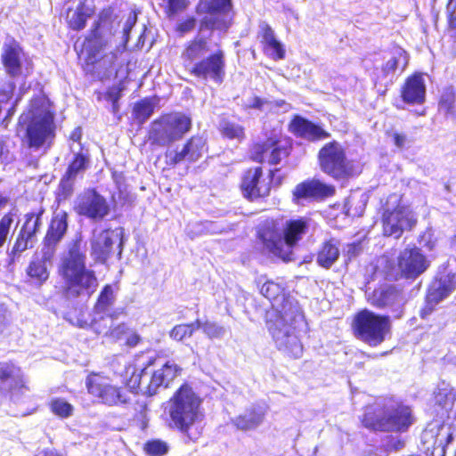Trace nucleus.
<instances>
[{
  "mask_svg": "<svg viewBox=\"0 0 456 456\" xmlns=\"http://www.w3.org/2000/svg\"><path fill=\"white\" fill-rule=\"evenodd\" d=\"M338 241L330 238L320 245L316 252V263L324 269H330L339 258Z\"/></svg>",
  "mask_w": 456,
  "mask_h": 456,
  "instance_id": "e433bc0d",
  "label": "nucleus"
},
{
  "mask_svg": "<svg viewBox=\"0 0 456 456\" xmlns=\"http://www.w3.org/2000/svg\"><path fill=\"white\" fill-rule=\"evenodd\" d=\"M335 186L320 179L311 178L297 183L291 192V200L296 205H302L304 200H323L333 197Z\"/></svg>",
  "mask_w": 456,
  "mask_h": 456,
  "instance_id": "412c9836",
  "label": "nucleus"
},
{
  "mask_svg": "<svg viewBox=\"0 0 456 456\" xmlns=\"http://www.w3.org/2000/svg\"><path fill=\"white\" fill-rule=\"evenodd\" d=\"M74 209L78 216L94 222L104 220L111 211L106 198L95 189H90L80 195Z\"/></svg>",
  "mask_w": 456,
  "mask_h": 456,
  "instance_id": "aec40b11",
  "label": "nucleus"
},
{
  "mask_svg": "<svg viewBox=\"0 0 456 456\" xmlns=\"http://www.w3.org/2000/svg\"><path fill=\"white\" fill-rule=\"evenodd\" d=\"M15 214L9 211L0 218V248L4 247L10 234Z\"/></svg>",
  "mask_w": 456,
  "mask_h": 456,
  "instance_id": "6e6d98bb",
  "label": "nucleus"
},
{
  "mask_svg": "<svg viewBox=\"0 0 456 456\" xmlns=\"http://www.w3.org/2000/svg\"><path fill=\"white\" fill-rule=\"evenodd\" d=\"M205 146L206 142L202 136L192 135L184 142L180 151H175L169 157L167 164L171 167H175L184 161L194 163L202 157Z\"/></svg>",
  "mask_w": 456,
  "mask_h": 456,
  "instance_id": "cd10ccee",
  "label": "nucleus"
},
{
  "mask_svg": "<svg viewBox=\"0 0 456 456\" xmlns=\"http://www.w3.org/2000/svg\"><path fill=\"white\" fill-rule=\"evenodd\" d=\"M218 131L224 138L229 140L242 141L246 137L244 126L227 118L220 121Z\"/></svg>",
  "mask_w": 456,
  "mask_h": 456,
  "instance_id": "49530a36",
  "label": "nucleus"
},
{
  "mask_svg": "<svg viewBox=\"0 0 456 456\" xmlns=\"http://www.w3.org/2000/svg\"><path fill=\"white\" fill-rule=\"evenodd\" d=\"M94 14V8L86 4V0L78 2L75 9L69 7L66 10L65 21L69 30L79 32L83 30L88 20Z\"/></svg>",
  "mask_w": 456,
  "mask_h": 456,
  "instance_id": "72a5a7b5",
  "label": "nucleus"
},
{
  "mask_svg": "<svg viewBox=\"0 0 456 456\" xmlns=\"http://www.w3.org/2000/svg\"><path fill=\"white\" fill-rule=\"evenodd\" d=\"M281 235L285 248L290 249V260H292L293 249L297 246L309 230V219L305 216L285 217L281 224Z\"/></svg>",
  "mask_w": 456,
  "mask_h": 456,
  "instance_id": "b1692460",
  "label": "nucleus"
},
{
  "mask_svg": "<svg viewBox=\"0 0 456 456\" xmlns=\"http://www.w3.org/2000/svg\"><path fill=\"white\" fill-rule=\"evenodd\" d=\"M181 371L182 368L178 364L174 362H167L151 374L146 387V394L152 396L157 394L159 387H168Z\"/></svg>",
  "mask_w": 456,
  "mask_h": 456,
  "instance_id": "7c9ffc66",
  "label": "nucleus"
},
{
  "mask_svg": "<svg viewBox=\"0 0 456 456\" xmlns=\"http://www.w3.org/2000/svg\"><path fill=\"white\" fill-rule=\"evenodd\" d=\"M455 289L456 283L453 279L449 276H444L435 280L428 288L426 294L440 303Z\"/></svg>",
  "mask_w": 456,
  "mask_h": 456,
  "instance_id": "58836bf2",
  "label": "nucleus"
},
{
  "mask_svg": "<svg viewBox=\"0 0 456 456\" xmlns=\"http://www.w3.org/2000/svg\"><path fill=\"white\" fill-rule=\"evenodd\" d=\"M362 425L373 432L406 433L416 420L412 408L402 401L382 406L365 405L360 419Z\"/></svg>",
  "mask_w": 456,
  "mask_h": 456,
  "instance_id": "20e7f679",
  "label": "nucleus"
},
{
  "mask_svg": "<svg viewBox=\"0 0 456 456\" xmlns=\"http://www.w3.org/2000/svg\"><path fill=\"white\" fill-rule=\"evenodd\" d=\"M317 161L321 171L337 182H348L362 173L359 162L349 158L346 148L336 140L320 148Z\"/></svg>",
  "mask_w": 456,
  "mask_h": 456,
  "instance_id": "39448f33",
  "label": "nucleus"
},
{
  "mask_svg": "<svg viewBox=\"0 0 456 456\" xmlns=\"http://www.w3.org/2000/svg\"><path fill=\"white\" fill-rule=\"evenodd\" d=\"M200 330V320L187 323H180L175 325L168 332L171 339L176 342H182L192 337V335Z\"/></svg>",
  "mask_w": 456,
  "mask_h": 456,
  "instance_id": "a18cd8bd",
  "label": "nucleus"
},
{
  "mask_svg": "<svg viewBox=\"0 0 456 456\" xmlns=\"http://www.w3.org/2000/svg\"><path fill=\"white\" fill-rule=\"evenodd\" d=\"M260 293L270 300L274 306L275 303H283L288 301V295L285 287L273 280L266 281L260 288Z\"/></svg>",
  "mask_w": 456,
  "mask_h": 456,
  "instance_id": "37998d69",
  "label": "nucleus"
},
{
  "mask_svg": "<svg viewBox=\"0 0 456 456\" xmlns=\"http://www.w3.org/2000/svg\"><path fill=\"white\" fill-rule=\"evenodd\" d=\"M288 129L295 136L311 142L322 141L330 137V134L320 125L314 124L297 114L291 118Z\"/></svg>",
  "mask_w": 456,
  "mask_h": 456,
  "instance_id": "bb28decb",
  "label": "nucleus"
},
{
  "mask_svg": "<svg viewBox=\"0 0 456 456\" xmlns=\"http://www.w3.org/2000/svg\"><path fill=\"white\" fill-rule=\"evenodd\" d=\"M48 406L51 412L61 419H68L73 415V405L63 398L55 397L51 399Z\"/></svg>",
  "mask_w": 456,
  "mask_h": 456,
  "instance_id": "3c124183",
  "label": "nucleus"
},
{
  "mask_svg": "<svg viewBox=\"0 0 456 456\" xmlns=\"http://www.w3.org/2000/svg\"><path fill=\"white\" fill-rule=\"evenodd\" d=\"M240 190L242 196L248 201L267 198L271 194L272 186L263 181L262 167L247 168L241 175Z\"/></svg>",
  "mask_w": 456,
  "mask_h": 456,
  "instance_id": "4be33fe9",
  "label": "nucleus"
},
{
  "mask_svg": "<svg viewBox=\"0 0 456 456\" xmlns=\"http://www.w3.org/2000/svg\"><path fill=\"white\" fill-rule=\"evenodd\" d=\"M284 219V215L264 219L255 227V238L264 252L289 262L290 249L285 248L281 229Z\"/></svg>",
  "mask_w": 456,
  "mask_h": 456,
  "instance_id": "f8f14e48",
  "label": "nucleus"
},
{
  "mask_svg": "<svg viewBox=\"0 0 456 456\" xmlns=\"http://www.w3.org/2000/svg\"><path fill=\"white\" fill-rule=\"evenodd\" d=\"M266 101L260 98L259 96H254L251 100L250 104L248 106L249 109L262 110Z\"/></svg>",
  "mask_w": 456,
  "mask_h": 456,
  "instance_id": "0e129e2a",
  "label": "nucleus"
},
{
  "mask_svg": "<svg viewBox=\"0 0 456 456\" xmlns=\"http://www.w3.org/2000/svg\"><path fill=\"white\" fill-rule=\"evenodd\" d=\"M45 213V208L39 205L23 215L20 230L9 253V264H14L21 253L33 248L43 225Z\"/></svg>",
  "mask_w": 456,
  "mask_h": 456,
  "instance_id": "ddd939ff",
  "label": "nucleus"
},
{
  "mask_svg": "<svg viewBox=\"0 0 456 456\" xmlns=\"http://www.w3.org/2000/svg\"><path fill=\"white\" fill-rule=\"evenodd\" d=\"M74 178L68 177L65 174L61 176L57 191L59 200H66L72 195L74 191Z\"/></svg>",
  "mask_w": 456,
  "mask_h": 456,
  "instance_id": "4d7b16f0",
  "label": "nucleus"
},
{
  "mask_svg": "<svg viewBox=\"0 0 456 456\" xmlns=\"http://www.w3.org/2000/svg\"><path fill=\"white\" fill-rule=\"evenodd\" d=\"M28 390V380L18 362L0 361V395L13 399Z\"/></svg>",
  "mask_w": 456,
  "mask_h": 456,
  "instance_id": "a211bd4d",
  "label": "nucleus"
},
{
  "mask_svg": "<svg viewBox=\"0 0 456 456\" xmlns=\"http://www.w3.org/2000/svg\"><path fill=\"white\" fill-rule=\"evenodd\" d=\"M209 51L206 38L195 37L189 40L181 53L184 69L193 77L208 82L213 81L221 85L225 77V54L221 49L202 58Z\"/></svg>",
  "mask_w": 456,
  "mask_h": 456,
  "instance_id": "7ed1b4c3",
  "label": "nucleus"
},
{
  "mask_svg": "<svg viewBox=\"0 0 456 456\" xmlns=\"http://www.w3.org/2000/svg\"><path fill=\"white\" fill-rule=\"evenodd\" d=\"M293 143L275 131L265 132L264 137L249 145L248 157L253 162L277 166L291 155Z\"/></svg>",
  "mask_w": 456,
  "mask_h": 456,
  "instance_id": "1a4fd4ad",
  "label": "nucleus"
},
{
  "mask_svg": "<svg viewBox=\"0 0 456 456\" xmlns=\"http://www.w3.org/2000/svg\"><path fill=\"white\" fill-rule=\"evenodd\" d=\"M159 103L158 95L144 97L135 102L132 109L133 118L141 125L144 124L154 113Z\"/></svg>",
  "mask_w": 456,
  "mask_h": 456,
  "instance_id": "4c0bfd02",
  "label": "nucleus"
},
{
  "mask_svg": "<svg viewBox=\"0 0 456 456\" xmlns=\"http://www.w3.org/2000/svg\"><path fill=\"white\" fill-rule=\"evenodd\" d=\"M427 87L423 73L408 76L400 88V97L408 105H422L426 102Z\"/></svg>",
  "mask_w": 456,
  "mask_h": 456,
  "instance_id": "393cba45",
  "label": "nucleus"
},
{
  "mask_svg": "<svg viewBox=\"0 0 456 456\" xmlns=\"http://www.w3.org/2000/svg\"><path fill=\"white\" fill-rule=\"evenodd\" d=\"M69 139L72 140L73 142H80L82 139V129L80 126H77L71 131L69 134Z\"/></svg>",
  "mask_w": 456,
  "mask_h": 456,
  "instance_id": "338daca9",
  "label": "nucleus"
},
{
  "mask_svg": "<svg viewBox=\"0 0 456 456\" xmlns=\"http://www.w3.org/2000/svg\"><path fill=\"white\" fill-rule=\"evenodd\" d=\"M433 400L435 404L442 409L447 411H452L456 402V391L445 385L437 387L434 390Z\"/></svg>",
  "mask_w": 456,
  "mask_h": 456,
  "instance_id": "c03bdc74",
  "label": "nucleus"
},
{
  "mask_svg": "<svg viewBox=\"0 0 456 456\" xmlns=\"http://www.w3.org/2000/svg\"><path fill=\"white\" fill-rule=\"evenodd\" d=\"M268 331L272 335L279 350L288 356L297 359L303 354V345L294 333L291 322L288 320L286 310L276 308L266 321Z\"/></svg>",
  "mask_w": 456,
  "mask_h": 456,
  "instance_id": "9b49d317",
  "label": "nucleus"
},
{
  "mask_svg": "<svg viewBox=\"0 0 456 456\" xmlns=\"http://www.w3.org/2000/svg\"><path fill=\"white\" fill-rule=\"evenodd\" d=\"M202 400L187 382L183 383L167 400L164 412L167 425L180 433L186 444H195L203 436Z\"/></svg>",
  "mask_w": 456,
  "mask_h": 456,
  "instance_id": "f257e3e1",
  "label": "nucleus"
},
{
  "mask_svg": "<svg viewBox=\"0 0 456 456\" xmlns=\"http://www.w3.org/2000/svg\"><path fill=\"white\" fill-rule=\"evenodd\" d=\"M123 90L124 86L120 83L118 86L109 87L104 93V99L111 103V110L114 114L119 110L118 101L122 96Z\"/></svg>",
  "mask_w": 456,
  "mask_h": 456,
  "instance_id": "5fc2aeb1",
  "label": "nucleus"
},
{
  "mask_svg": "<svg viewBox=\"0 0 456 456\" xmlns=\"http://www.w3.org/2000/svg\"><path fill=\"white\" fill-rule=\"evenodd\" d=\"M390 317L367 308L356 312L352 319L351 330L354 337L370 347L381 345L391 333Z\"/></svg>",
  "mask_w": 456,
  "mask_h": 456,
  "instance_id": "6e6552de",
  "label": "nucleus"
},
{
  "mask_svg": "<svg viewBox=\"0 0 456 456\" xmlns=\"http://www.w3.org/2000/svg\"><path fill=\"white\" fill-rule=\"evenodd\" d=\"M409 64L408 53L401 48L396 47L388 53V57L379 68H376L373 71L374 84H382L386 79L393 77L396 73H403Z\"/></svg>",
  "mask_w": 456,
  "mask_h": 456,
  "instance_id": "5701e85b",
  "label": "nucleus"
},
{
  "mask_svg": "<svg viewBox=\"0 0 456 456\" xmlns=\"http://www.w3.org/2000/svg\"><path fill=\"white\" fill-rule=\"evenodd\" d=\"M114 302L115 294L112 286L110 284H105L97 297L94 310L96 313H105Z\"/></svg>",
  "mask_w": 456,
  "mask_h": 456,
  "instance_id": "09e8293b",
  "label": "nucleus"
},
{
  "mask_svg": "<svg viewBox=\"0 0 456 456\" xmlns=\"http://www.w3.org/2000/svg\"><path fill=\"white\" fill-rule=\"evenodd\" d=\"M105 337L113 343L122 342L127 348H134L142 344V338L126 322H120L110 327Z\"/></svg>",
  "mask_w": 456,
  "mask_h": 456,
  "instance_id": "473e14b6",
  "label": "nucleus"
},
{
  "mask_svg": "<svg viewBox=\"0 0 456 456\" xmlns=\"http://www.w3.org/2000/svg\"><path fill=\"white\" fill-rule=\"evenodd\" d=\"M438 304L439 302H437L436 300L433 299L432 297L426 294L424 297V305L419 309V316L420 317V319H428L431 315V314L436 309Z\"/></svg>",
  "mask_w": 456,
  "mask_h": 456,
  "instance_id": "bf43d9fd",
  "label": "nucleus"
},
{
  "mask_svg": "<svg viewBox=\"0 0 456 456\" xmlns=\"http://www.w3.org/2000/svg\"><path fill=\"white\" fill-rule=\"evenodd\" d=\"M34 456H61L57 451L53 449H44L37 452Z\"/></svg>",
  "mask_w": 456,
  "mask_h": 456,
  "instance_id": "774afa93",
  "label": "nucleus"
},
{
  "mask_svg": "<svg viewBox=\"0 0 456 456\" xmlns=\"http://www.w3.org/2000/svg\"><path fill=\"white\" fill-rule=\"evenodd\" d=\"M69 215L61 210L53 215L48 224L46 232L43 238L44 249H47L49 257L55 252L57 245L64 238L68 231Z\"/></svg>",
  "mask_w": 456,
  "mask_h": 456,
  "instance_id": "a878e982",
  "label": "nucleus"
},
{
  "mask_svg": "<svg viewBox=\"0 0 456 456\" xmlns=\"http://www.w3.org/2000/svg\"><path fill=\"white\" fill-rule=\"evenodd\" d=\"M118 234L111 228H105L91 240V256L95 263L105 264L114 253Z\"/></svg>",
  "mask_w": 456,
  "mask_h": 456,
  "instance_id": "c85d7f7f",
  "label": "nucleus"
},
{
  "mask_svg": "<svg viewBox=\"0 0 456 456\" xmlns=\"http://www.w3.org/2000/svg\"><path fill=\"white\" fill-rule=\"evenodd\" d=\"M418 223L415 213L402 202V196L391 193L380 208L381 232L384 237L399 240Z\"/></svg>",
  "mask_w": 456,
  "mask_h": 456,
  "instance_id": "423d86ee",
  "label": "nucleus"
},
{
  "mask_svg": "<svg viewBox=\"0 0 456 456\" xmlns=\"http://www.w3.org/2000/svg\"><path fill=\"white\" fill-rule=\"evenodd\" d=\"M87 393L99 403L118 406L129 402L122 387L112 384L110 376L103 372L92 371L86 378Z\"/></svg>",
  "mask_w": 456,
  "mask_h": 456,
  "instance_id": "4468645a",
  "label": "nucleus"
},
{
  "mask_svg": "<svg viewBox=\"0 0 456 456\" xmlns=\"http://www.w3.org/2000/svg\"><path fill=\"white\" fill-rule=\"evenodd\" d=\"M446 26L444 32L456 43V0H448L445 6Z\"/></svg>",
  "mask_w": 456,
  "mask_h": 456,
  "instance_id": "603ef678",
  "label": "nucleus"
},
{
  "mask_svg": "<svg viewBox=\"0 0 456 456\" xmlns=\"http://www.w3.org/2000/svg\"><path fill=\"white\" fill-rule=\"evenodd\" d=\"M200 329L209 338H219L224 332L222 326L210 321H205L203 322L200 321Z\"/></svg>",
  "mask_w": 456,
  "mask_h": 456,
  "instance_id": "13d9d810",
  "label": "nucleus"
},
{
  "mask_svg": "<svg viewBox=\"0 0 456 456\" xmlns=\"http://www.w3.org/2000/svg\"><path fill=\"white\" fill-rule=\"evenodd\" d=\"M86 259L82 239H74L61 256L57 269L63 281L62 293L68 299L89 298L97 289L96 273L87 268Z\"/></svg>",
  "mask_w": 456,
  "mask_h": 456,
  "instance_id": "f03ea898",
  "label": "nucleus"
},
{
  "mask_svg": "<svg viewBox=\"0 0 456 456\" xmlns=\"http://www.w3.org/2000/svg\"><path fill=\"white\" fill-rule=\"evenodd\" d=\"M265 417V411L261 406H251L242 413L232 419V425L238 430L248 432L256 429Z\"/></svg>",
  "mask_w": 456,
  "mask_h": 456,
  "instance_id": "f704fd0d",
  "label": "nucleus"
},
{
  "mask_svg": "<svg viewBox=\"0 0 456 456\" xmlns=\"http://www.w3.org/2000/svg\"><path fill=\"white\" fill-rule=\"evenodd\" d=\"M430 432L433 433L435 438L432 445L433 449H440L441 456H446L447 448L453 441V434L451 427L441 423L436 428L435 431L432 429Z\"/></svg>",
  "mask_w": 456,
  "mask_h": 456,
  "instance_id": "79ce46f5",
  "label": "nucleus"
},
{
  "mask_svg": "<svg viewBox=\"0 0 456 456\" xmlns=\"http://www.w3.org/2000/svg\"><path fill=\"white\" fill-rule=\"evenodd\" d=\"M190 0H163L160 4L165 16L167 19H174L183 13L190 6Z\"/></svg>",
  "mask_w": 456,
  "mask_h": 456,
  "instance_id": "8fccbe9b",
  "label": "nucleus"
},
{
  "mask_svg": "<svg viewBox=\"0 0 456 456\" xmlns=\"http://www.w3.org/2000/svg\"><path fill=\"white\" fill-rule=\"evenodd\" d=\"M196 18L194 16H188L180 20L175 26V31L180 35H183L192 31L196 26Z\"/></svg>",
  "mask_w": 456,
  "mask_h": 456,
  "instance_id": "052dcab7",
  "label": "nucleus"
},
{
  "mask_svg": "<svg viewBox=\"0 0 456 456\" xmlns=\"http://www.w3.org/2000/svg\"><path fill=\"white\" fill-rule=\"evenodd\" d=\"M204 16L200 20V29L226 32L233 23L232 0H200L198 8Z\"/></svg>",
  "mask_w": 456,
  "mask_h": 456,
  "instance_id": "2eb2a0df",
  "label": "nucleus"
},
{
  "mask_svg": "<svg viewBox=\"0 0 456 456\" xmlns=\"http://www.w3.org/2000/svg\"><path fill=\"white\" fill-rule=\"evenodd\" d=\"M26 274L28 281L39 287L49 278V272L43 259H36L29 262L26 268Z\"/></svg>",
  "mask_w": 456,
  "mask_h": 456,
  "instance_id": "a19ab883",
  "label": "nucleus"
},
{
  "mask_svg": "<svg viewBox=\"0 0 456 456\" xmlns=\"http://www.w3.org/2000/svg\"><path fill=\"white\" fill-rule=\"evenodd\" d=\"M90 157L88 153L81 151L75 153L68 165L65 175H67L68 177L76 179L80 173H83L87 169Z\"/></svg>",
  "mask_w": 456,
  "mask_h": 456,
  "instance_id": "de8ad7c7",
  "label": "nucleus"
},
{
  "mask_svg": "<svg viewBox=\"0 0 456 456\" xmlns=\"http://www.w3.org/2000/svg\"><path fill=\"white\" fill-rule=\"evenodd\" d=\"M56 126L54 113L45 110L42 113L33 114L30 118L25 132L27 146L29 149H49L55 138Z\"/></svg>",
  "mask_w": 456,
  "mask_h": 456,
  "instance_id": "dca6fc26",
  "label": "nucleus"
},
{
  "mask_svg": "<svg viewBox=\"0 0 456 456\" xmlns=\"http://www.w3.org/2000/svg\"><path fill=\"white\" fill-rule=\"evenodd\" d=\"M113 13V7L106 6L99 12L97 18L93 21L81 48V52L86 53V65L95 68L108 57V53H102L108 41L103 37L102 29L105 25L112 24Z\"/></svg>",
  "mask_w": 456,
  "mask_h": 456,
  "instance_id": "9d476101",
  "label": "nucleus"
},
{
  "mask_svg": "<svg viewBox=\"0 0 456 456\" xmlns=\"http://www.w3.org/2000/svg\"><path fill=\"white\" fill-rule=\"evenodd\" d=\"M437 112L447 121L456 122V90L449 86L440 92L437 99Z\"/></svg>",
  "mask_w": 456,
  "mask_h": 456,
  "instance_id": "c9c22d12",
  "label": "nucleus"
},
{
  "mask_svg": "<svg viewBox=\"0 0 456 456\" xmlns=\"http://www.w3.org/2000/svg\"><path fill=\"white\" fill-rule=\"evenodd\" d=\"M392 138L394 144L397 148H403L406 142V136L404 134L395 132L392 134Z\"/></svg>",
  "mask_w": 456,
  "mask_h": 456,
  "instance_id": "69168bd1",
  "label": "nucleus"
},
{
  "mask_svg": "<svg viewBox=\"0 0 456 456\" xmlns=\"http://www.w3.org/2000/svg\"><path fill=\"white\" fill-rule=\"evenodd\" d=\"M23 54V48L15 39L12 38L4 45L1 61L10 77H16L21 74Z\"/></svg>",
  "mask_w": 456,
  "mask_h": 456,
  "instance_id": "2f4dec72",
  "label": "nucleus"
},
{
  "mask_svg": "<svg viewBox=\"0 0 456 456\" xmlns=\"http://www.w3.org/2000/svg\"><path fill=\"white\" fill-rule=\"evenodd\" d=\"M156 357H151L143 364L141 370H137L134 366L129 365L125 369L124 386L132 393H137L141 386L142 377L146 370L154 365Z\"/></svg>",
  "mask_w": 456,
  "mask_h": 456,
  "instance_id": "ea45409f",
  "label": "nucleus"
},
{
  "mask_svg": "<svg viewBox=\"0 0 456 456\" xmlns=\"http://www.w3.org/2000/svg\"><path fill=\"white\" fill-rule=\"evenodd\" d=\"M137 21V15L135 12H132V14L129 15V17L126 19V21L125 23L123 33L125 35L126 42L128 40L129 33L133 27L136 24Z\"/></svg>",
  "mask_w": 456,
  "mask_h": 456,
  "instance_id": "e2e57ef3",
  "label": "nucleus"
},
{
  "mask_svg": "<svg viewBox=\"0 0 456 456\" xmlns=\"http://www.w3.org/2000/svg\"><path fill=\"white\" fill-rule=\"evenodd\" d=\"M369 302L376 308L389 309L396 319H400L403 315L405 299L403 289L398 285L379 284L369 296Z\"/></svg>",
  "mask_w": 456,
  "mask_h": 456,
  "instance_id": "f3484780",
  "label": "nucleus"
},
{
  "mask_svg": "<svg viewBox=\"0 0 456 456\" xmlns=\"http://www.w3.org/2000/svg\"><path fill=\"white\" fill-rule=\"evenodd\" d=\"M396 265L400 277L413 281L428 269L430 261L419 247L412 245L399 253Z\"/></svg>",
  "mask_w": 456,
  "mask_h": 456,
  "instance_id": "6ab92c4d",
  "label": "nucleus"
},
{
  "mask_svg": "<svg viewBox=\"0 0 456 456\" xmlns=\"http://www.w3.org/2000/svg\"><path fill=\"white\" fill-rule=\"evenodd\" d=\"M191 127V116L183 112H165L151 122L147 139L152 146H168L182 140Z\"/></svg>",
  "mask_w": 456,
  "mask_h": 456,
  "instance_id": "0eeeda50",
  "label": "nucleus"
},
{
  "mask_svg": "<svg viewBox=\"0 0 456 456\" xmlns=\"http://www.w3.org/2000/svg\"><path fill=\"white\" fill-rule=\"evenodd\" d=\"M257 38L261 45L263 53L273 61H281L286 57V50L281 42L275 36L274 30L266 23L259 25Z\"/></svg>",
  "mask_w": 456,
  "mask_h": 456,
  "instance_id": "c756f323",
  "label": "nucleus"
},
{
  "mask_svg": "<svg viewBox=\"0 0 456 456\" xmlns=\"http://www.w3.org/2000/svg\"><path fill=\"white\" fill-rule=\"evenodd\" d=\"M142 451L147 456H165L169 452V445L162 439L152 438L143 444Z\"/></svg>",
  "mask_w": 456,
  "mask_h": 456,
  "instance_id": "864d4df0",
  "label": "nucleus"
},
{
  "mask_svg": "<svg viewBox=\"0 0 456 456\" xmlns=\"http://www.w3.org/2000/svg\"><path fill=\"white\" fill-rule=\"evenodd\" d=\"M268 176L270 179V184L272 183L275 186H281L284 180V175L281 174V169L278 167L272 168L268 172Z\"/></svg>",
  "mask_w": 456,
  "mask_h": 456,
  "instance_id": "680f3d73",
  "label": "nucleus"
}]
</instances>
